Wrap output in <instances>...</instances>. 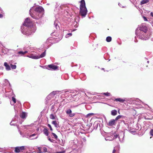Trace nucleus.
I'll return each instance as SVG.
<instances>
[{"instance_id": "obj_1", "label": "nucleus", "mask_w": 153, "mask_h": 153, "mask_svg": "<svg viewBox=\"0 0 153 153\" xmlns=\"http://www.w3.org/2000/svg\"><path fill=\"white\" fill-rule=\"evenodd\" d=\"M147 30V27L143 26L137 29L136 30V34L141 39L146 40L149 38L151 35L150 33H148L146 35Z\"/></svg>"}, {"instance_id": "obj_2", "label": "nucleus", "mask_w": 153, "mask_h": 153, "mask_svg": "<svg viewBox=\"0 0 153 153\" xmlns=\"http://www.w3.org/2000/svg\"><path fill=\"white\" fill-rule=\"evenodd\" d=\"M80 14L82 16H85L86 15L87 10L85 7V2L84 0H82L80 7Z\"/></svg>"}, {"instance_id": "obj_3", "label": "nucleus", "mask_w": 153, "mask_h": 153, "mask_svg": "<svg viewBox=\"0 0 153 153\" xmlns=\"http://www.w3.org/2000/svg\"><path fill=\"white\" fill-rule=\"evenodd\" d=\"M43 11V9L42 7H36L35 10V14L36 15H38V16L39 17H41L42 14L41 13Z\"/></svg>"}, {"instance_id": "obj_4", "label": "nucleus", "mask_w": 153, "mask_h": 153, "mask_svg": "<svg viewBox=\"0 0 153 153\" xmlns=\"http://www.w3.org/2000/svg\"><path fill=\"white\" fill-rule=\"evenodd\" d=\"M31 23L30 19L27 18L25 21L23 23V25L27 27L28 29H29V27L31 25Z\"/></svg>"}, {"instance_id": "obj_5", "label": "nucleus", "mask_w": 153, "mask_h": 153, "mask_svg": "<svg viewBox=\"0 0 153 153\" xmlns=\"http://www.w3.org/2000/svg\"><path fill=\"white\" fill-rule=\"evenodd\" d=\"M25 146H22L21 147H16L15 148V152L16 153H19L22 150H24L25 149Z\"/></svg>"}, {"instance_id": "obj_6", "label": "nucleus", "mask_w": 153, "mask_h": 153, "mask_svg": "<svg viewBox=\"0 0 153 153\" xmlns=\"http://www.w3.org/2000/svg\"><path fill=\"white\" fill-rule=\"evenodd\" d=\"M48 69L50 70H55L57 68V66L54 65L53 64L48 65Z\"/></svg>"}, {"instance_id": "obj_7", "label": "nucleus", "mask_w": 153, "mask_h": 153, "mask_svg": "<svg viewBox=\"0 0 153 153\" xmlns=\"http://www.w3.org/2000/svg\"><path fill=\"white\" fill-rule=\"evenodd\" d=\"M124 136V133L122 132L120 133V134L118 136V138L119 139V141L121 142H123V138Z\"/></svg>"}, {"instance_id": "obj_8", "label": "nucleus", "mask_w": 153, "mask_h": 153, "mask_svg": "<svg viewBox=\"0 0 153 153\" xmlns=\"http://www.w3.org/2000/svg\"><path fill=\"white\" fill-rule=\"evenodd\" d=\"M66 113L68 115L71 117H72L75 115L74 113H72L71 110L70 109L67 110L66 111Z\"/></svg>"}, {"instance_id": "obj_9", "label": "nucleus", "mask_w": 153, "mask_h": 153, "mask_svg": "<svg viewBox=\"0 0 153 153\" xmlns=\"http://www.w3.org/2000/svg\"><path fill=\"white\" fill-rule=\"evenodd\" d=\"M115 120L114 119H111L110 120L108 124V125L109 126H112L115 124Z\"/></svg>"}, {"instance_id": "obj_10", "label": "nucleus", "mask_w": 153, "mask_h": 153, "mask_svg": "<svg viewBox=\"0 0 153 153\" xmlns=\"http://www.w3.org/2000/svg\"><path fill=\"white\" fill-rule=\"evenodd\" d=\"M30 14L31 16L33 19H39V17L38 16V15H36V16H35L33 14L31 13L30 12Z\"/></svg>"}, {"instance_id": "obj_11", "label": "nucleus", "mask_w": 153, "mask_h": 153, "mask_svg": "<svg viewBox=\"0 0 153 153\" xmlns=\"http://www.w3.org/2000/svg\"><path fill=\"white\" fill-rule=\"evenodd\" d=\"M4 65L6 67V68L7 70H10V67L7 64V63L6 62L4 63Z\"/></svg>"}, {"instance_id": "obj_12", "label": "nucleus", "mask_w": 153, "mask_h": 153, "mask_svg": "<svg viewBox=\"0 0 153 153\" xmlns=\"http://www.w3.org/2000/svg\"><path fill=\"white\" fill-rule=\"evenodd\" d=\"M26 115L27 114L26 113L23 112L21 115L20 117L24 119L26 118Z\"/></svg>"}, {"instance_id": "obj_13", "label": "nucleus", "mask_w": 153, "mask_h": 153, "mask_svg": "<svg viewBox=\"0 0 153 153\" xmlns=\"http://www.w3.org/2000/svg\"><path fill=\"white\" fill-rule=\"evenodd\" d=\"M43 132L47 136L48 135V130L46 128H44L43 130Z\"/></svg>"}, {"instance_id": "obj_14", "label": "nucleus", "mask_w": 153, "mask_h": 153, "mask_svg": "<svg viewBox=\"0 0 153 153\" xmlns=\"http://www.w3.org/2000/svg\"><path fill=\"white\" fill-rule=\"evenodd\" d=\"M111 114L113 116H115L117 114V111L116 110H114L111 111Z\"/></svg>"}, {"instance_id": "obj_15", "label": "nucleus", "mask_w": 153, "mask_h": 153, "mask_svg": "<svg viewBox=\"0 0 153 153\" xmlns=\"http://www.w3.org/2000/svg\"><path fill=\"white\" fill-rule=\"evenodd\" d=\"M30 57L35 59H39V57H38V55H31L30 56Z\"/></svg>"}, {"instance_id": "obj_16", "label": "nucleus", "mask_w": 153, "mask_h": 153, "mask_svg": "<svg viewBox=\"0 0 153 153\" xmlns=\"http://www.w3.org/2000/svg\"><path fill=\"white\" fill-rule=\"evenodd\" d=\"M46 55L45 51L43 53H42L40 55H38V57H39V59L40 58H42L44 57Z\"/></svg>"}, {"instance_id": "obj_17", "label": "nucleus", "mask_w": 153, "mask_h": 153, "mask_svg": "<svg viewBox=\"0 0 153 153\" xmlns=\"http://www.w3.org/2000/svg\"><path fill=\"white\" fill-rule=\"evenodd\" d=\"M27 51H25V52H23L22 51H19L18 52V53L19 54L21 55H25V54L27 53Z\"/></svg>"}, {"instance_id": "obj_18", "label": "nucleus", "mask_w": 153, "mask_h": 153, "mask_svg": "<svg viewBox=\"0 0 153 153\" xmlns=\"http://www.w3.org/2000/svg\"><path fill=\"white\" fill-rule=\"evenodd\" d=\"M115 100L120 102H123L125 101V99H123L121 98H117L115 99Z\"/></svg>"}, {"instance_id": "obj_19", "label": "nucleus", "mask_w": 153, "mask_h": 153, "mask_svg": "<svg viewBox=\"0 0 153 153\" xmlns=\"http://www.w3.org/2000/svg\"><path fill=\"white\" fill-rule=\"evenodd\" d=\"M149 0H143L141 2V4H144L148 2Z\"/></svg>"}, {"instance_id": "obj_20", "label": "nucleus", "mask_w": 153, "mask_h": 153, "mask_svg": "<svg viewBox=\"0 0 153 153\" xmlns=\"http://www.w3.org/2000/svg\"><path fill=\"white\" fill-rule=\"evenodd\" d=\"M111 38L110 36H108L106 38V40L107 42H109L111 41Z\"/></svg>"}, {"instance_id": "obj_21", "label": "nucleus", "mask_w": 153, "mask_h": 153, "mask_svg": "<svg viewBox=\"0 0 153 153\" xmlns=\"http://www.w3.org/2000/svg\"><path fill=\"white\" fill-rule=\"evenodd\" d=\"M10 66L11 68L13 69H16V65H14L12 64H11Z\"/></svg>"}, {"instance_id": "obj_22", "label": "nucleus", "mask_w": 153, "mask_h": 153, "mask_svg": "<svg viewBox=\"0 0 153 153\" xmlns=\"http://www.w3.org/2000/svg\"><path fill=\"white\" fill-rule=\"evenodd\" d=\"M122 116L121 115H118V116H117L115 119H114L116 121H117V120H118V119H120L121 117H122Z\"/></svg>"}, {"instance_id": "obj_23", "label": "nucleus", "mask_w": 153, "mask_h": 153, "mask_svg": "<svg viewBox=\"0 0 153 153\" xmlns=\"http://www.w3.org/2000/svg\"><path fill=\"white\" fill-rule=\"evenodd\" d=\"M52 123L54 125L55 127H57V122L56 121H53L52 122Z\"/></svg>"}, {"instance_id": "obj_24", "label": "nucleus", "mask_w": 153, "mask_h": 153, "mask_svg": "<svg viewBox=\"0 0 153 153\" xmlns=\"http://www.w3.org/2000/svg\"><path fill=\"white\" fill-rule=\"evenodd\" d=\"M50 118L52 119H55L54 116L52 114L50 115Z\"/></svg>"}, {"instance_id": "obj_25", "label": "nucleus", "mask_w": 153, "mask_h": 153, "mask_svg": "<svg viewBox=\"0 0 153 153\" xmlns=\"http://www.w3.org/2000/svg\"><path fill=\"white\" fill-rule=\"evenodd\" d=\"M38 149L39 153H41L43 152L41 151V149H42L41 147H39L38 148Z\"/></svg>"}, {"instance_id": "obj_26", "label": "nucleus", "mask_w": 153, "mask_h": 153, "mask_svg": "<svg viewBox=\"0 0 153 153\" xmlns=\"http://www.w3.org/2000/svg\"><path fill=\"white\" fill-rule=\"evenodd\" d=\"M102 94L106 96H109L110 95V93L108 92L104 93H103Z\"/></svg>"}, {"instance_id": "obj_27", "label": "nucleus", "mask_w": 153, "mask_h": 153, "mask_svg": "<svg viewBox=\"0 0 153 153\" xmlns=\"http://www.w3.org/2000/svg\"><path fill=\"white\" fill-rule=\"evenodd\" d=\"M12 101L14 102V103H15L16 102V99L14 97H12Z\"/></svg>"}, {"instance_id": "obj_28", "label": "nucleus", "mask_w": 153, "mask_h": 153, "mask_svg": "<svg viewBox=\"0 0 153 153\" xmlns=\"http://www.w3.org/2000/svg\"><path fill=\"white\" fill-rule=\"evenodd\" d=\"M42 149H43V152H47V148L45 147H43V148H42Z\"/></svg>"}, {"instance_id": "obj_29", "label": "nucleus", "mask_w": 153, "mask_h": 153, "mask_svg": "<svg viewBox=\"0 0 153 153\" xmlns=\"http://www.w3.org/2000/svg\"><path fill=\"white\" fill-rule=\"evenodd\" d=\"M56 94V92H53L51 93L50 94L51 95H54Z\"/></svg>"}, {"instance_id": "obj_30", "label": "nucleus", "mask_w": 153, "mask_h": 153, "mask_svg": "<svg viewBox=\"0 0 153 153\" xmlns=\"http://www.w3.org/2000/svg\"><path fill=\"white\" fill-rule=\"evenodd\" d=\"M52 134L53 135V136L55 137V138H56L57 137V136L54 133H52Z\"/></svg>"}, {"instance_id": "obj_31", "label": "nucleus", "mask_w": 153, "mask_h": 153, "mask_svg": "<svg viewBox=\"0 0 153 153\" xmlns=\"http://www.w3.org/2000/svg\"><path fill=\"white\" fill-rule=\"evenodd\" d=\"M150 133L151 135L153 136V129H151V130Z\"/></svg>"}, {"instance_id": "obj_32", "label": "nucleus", "mask_w": 153, "mask_h": 153, "mask_svg": "<svg viewBox=\"0 0 153 153\" xmlns=\"http://www.w3.org/2000/svg\"><path fill=\"white\" fill-rule=\"evenodd\" d=\"M48 126L50 128L51 130L52 131V129L51 125L49 124H48Z\"/></svg>"}, {"instance_id": "obj_33", "label": "nucleus", "mask_w": 153, "mask_h": 153, "mask_svg": "<svg viewBox=\"0 0 153 153\" xmlns=\"http://www.w3.org/2000/svg\"><path fill=\"white\" fill-rule=\"evenodd\" d=\"M65 150H62L61 151L58 152V153H65Z\"/></svg>"}, {"instance_id": "obj_34", "label": "nucleus", "mask_w": 153, "mask_h": 153, "mask_svg": "<svg viewBox=\"0 0 153 153\" xmlns=\"http://www.w3.org/2000/svg\"><path fill=\"white\" fill-rule=\"evenodd\" d=\"M93 114H94L92 113H89L87 115V116L88 117L90 115H93Z\"/></svg>"}, {"instance_id": "obj_35", "label": "nucleus", "mask_w": 153, "mask_h": 153, "mask_svg": "<svg viewBox=\"0 0 153 153\" xmlns=\"http://www.w3.org/2000/svg\"><path fill=\"white\" fill-rule=\"evenodd\" d=\"M143 18L144 20L145 21H147V19L146 17H145V16H143Z\"/></svg>"}, {"instance_id": "obj_36", "label": "nucleus", "mask_w": 153, "mask_h": 153, "mask_svg": "<svg viewBox=\"0 0 153 153\" xmlns=\"http://www.w3.org/2000/svg\"><path fill=\"white\" fill-rule=\"evenodd\" d=\"M36 134H33L32 135H30V137H32V136H35L36 135Z\"/></svg>"}, {"instance_id": "obj_37", "label": "nucleus", "mask_w": 153, "mask_h": 153, "mask_svg": "<svg viewBox=\"0 0 153 153\" xmlns=\"http://www.w3.org/2000/svg\"><path fill=\"white\" fill-rule=\"evenodd\" d=\"M105 139L106 140H112V139L108 138V137H106V138H105Z\"/></svg>"}, {"instance_id": "obj_38", "label": "nucleus", "mask_w": 153, "mask_h": 153, "mask_svg": "<svg viewBox=\"0 0 153 153\" xmlns=\"http://www.w3.org/2000/svg\"><path fill=\"white\" fill-rule=\"evenodd\" d=\"M114 137L115 138H117L118 136L117 134H115L114 135Z\"/></svg>"}, {"instance_id": "obj_39", "label": "nucleus", "mask_w": 153, "mask_h": 153, "mask_svg": "<svg viewBox=\"0 0 153 153\" xmlns=\"http://www.w3.org/2000/svg\"><path fill=\"white\" fill-rule=\"evenodd\" d=\"M69 36L68 34H66L65 36V37L66 38H68Z\"/></svg>"}, {"instance_id": "obj_40", "label": "nucleus", "mask_w": 153, "mask_h": 153, "mask_svg": "<svg viewBox=\"0 0 153 153\" xmlns=\"http://www.w3.org/2000/svg\"><path fill=\"white\" fill-rule=\"evenodd\" d=\"M118 4H119V5L120 7H124V6H122L121 4H120V3H119Z\"/></svg>"}, {"instance_id": "obj_41", "label": "nucleus", "mask_w": 153, "mask_h": 153, "mask_svg": "<svg viewBox=\"0 0 153 153\" xmlns=\"http://www.w3.org/2000/svg\"><path fill=\"white\" fill-rule=\"evenodd\" d=\"M62 143H60V144L61 145H63V144H64V143H63V140H62Z\"/></svg>"}, {"instance_id": "obj_42", "label": "nucleus", "mask_w": 153, "mask_h": 153, "mask_svg": "<svg viewBox=\"0 0 153 153\" xmlns=\"http://www.w3.org/2000/svg\"><path fill=\"white\" fill-rule=\"evenodd\" d=\"M68 35H69V36H72V33H68Z\"/></svg>"}, {"instance_id": "obj_43", "label": "nucleus", "mask_w": 153, "mask_h": 153, "mask_svg": "<svg viewBox=\"0 0 153 153\" xmlns=\"http://www.w3.org/2000/svg\"><path fill=\"white\" fill-rule=\"evenodd\" d=\"M3 17V15L1 14H0V18H2Z\"/></svg>"}, {"instance_id": "obj_44", "label": "nucleus", "mask_w": 153, "mask_h": 153, "mask_svg": "<svg viewBox=\"0 0 153 153\" xmlns=\"http://www.w3.org/2000/svg\"><path fill=\"white\" fill-rule=\"evenodd\" d=\"M63 35L62 34L61 36L60 37V39H61L63 37Z\"/></svg>"}, {"instance_id": "obj_45", "label": "nucleus", "mask_w": 153, "mask_h": 153, "mask_svg": "<svg viewBox=\"0 0 153 153\" xmlns=\"http://www.w3.org/2000/svg\"><path fill=\"white\" fill-rule=\"evenodd\" d=\"M151 16L153 17V12H151Z\"/></svg>"}, {"instance_id": "obj_46", "label": "nucleus", "mask_w": 153, "mask_h": 153, "mask_svg": "<svg viewBox=\"0 0 153 153\" xmlns=\"http://www.w3.org/2000/svg\"><path fill=\"white\" fill-rule=\"evenodd\" d=\"M48 140H50V141H51V142H53V141H52V140H51V139L50 138H48Z\"/></svg>"}, {"instance_id": "obj_47", "label": "nucleus", "mask_w": 153, "mask_h": 153, "mask_svg": "<svg viewBox=\"0 0 153 153\" xmlns=\"http://www.w3.org/2000/svg\"><path fill=\"white\" fill-rule=\"evenodd\" d=\"M115 152V150L114 149L113 151V153H114Z\"/></svg>"}, {"instance_id": "obj_48", "label": "nucleus", "mask_w": 153, "mask_h": 153, "mask_svg": "<svg viewBox=\"0 0 153 153\" xmlns=\"http://www.w3.org/2000/svg\"><path fill=\"white\" fill-rule=\"evenodd\" d=\"M56 25H57V24H56L55 25V26H56Z\"/></svg>"}, {"instance_id": "obj_49", "label": "nucleus", "mask_w": 153, "mask_h": 153, "mask_svg": "<svg viewBox=\"0 0 153 153\" xmlns=\"http://www.w3.org/2000/svg\"><path fill=\"white\" fill-rule=\"evenodd\" d=\"M102 70H103V69H104V68H102Z\"/></svg>"}, {"instance_id": "obj_50", "label": "nucleus", "mask_w": 153, "mask_h": 153, "mask_svg": "<svg viewBox=\"0 0 153 153\" xmlns=\"http://www.w3.org/2000/svg\"><path fill=\"white\" fill-rule=\"evenodd\" d=\"M147 62H149V61H147Z\"/></svg>"}]
</instances>
